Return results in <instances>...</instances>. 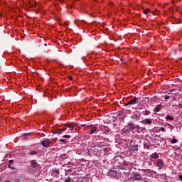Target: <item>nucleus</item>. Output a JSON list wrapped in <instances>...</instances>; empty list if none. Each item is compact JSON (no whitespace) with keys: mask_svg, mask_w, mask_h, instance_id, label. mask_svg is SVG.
I'll list each match as a JSON object with an SVG mask.
<instances>
[{"mask_svg":"<svg viewBox=\"0 0 182 182\" xmlns=\"http://www.w3.org/2000/svg\"><path fill=\"white\" fill-rule=\"evenodd\" d=\"M144 14L145 15H147V14H150V9H145V10L144 11Z\"/></svg>","mask_w":182,"mask_h":182,"instance_id":"nucleus-22","label":"nucleus"},{"mask_svg":"<svg viewBox=\"0 0 182 182\" xmlns=\"http://www.w3.org/2000/svg\"><path fill=\"white\" fill-rule=\"evenodd\" d=\"M72 181V178L68 177L65 179V182H70Z\"/></svg>","mask_w":182,"mask_h":182,"instance_id":"nucleus-23","label":"nucleus"},{"mask_svg":"<svg viewBox=\"0 0 182 182\" xmlns=\"http://www.w3.org/2000/svg\"><path fill=\"white\" fill-rule=\"evenodd\" d=\"M176 52H177V50H175V53H176Z\"/></svg>","mask_w":182,"mask_h":182,"instance_id":"nucleus-39","label":"nucleus"},{"mask_svg":"<svg viewBox=\"0 0 182 182\" xmlns=\"http://www.w3.org/2000/svg\"><path fill=\"white\" fill-rule=\"evenodd\" d=\"M151 159H154V160H157V159L159 158V154H157V152H155L154 154H152L150 156Z\"/></svg>","mask_w":182,"mask_h":182,"instance_id":"nucleus-12","label":"nucleus"},{"mask_svg":"<svg viewBox=\"0 0 182 182\" xmlns=\"http://www.w3.org/2000/svg\"><path fill=\"white\" fill-rule=\"evenodd\" d=\"M132 151H139V144H134L131 146Z\"/></svg>","mask_w":182,"mask_h":182,"instance_id":"nucleus-11","label":"nucleus"},{"mask_svg":"<svg viewBox=\"0 0 182 182\" xmlns=\"http://www.w3.org/2000/svg\"><path fill=\"white\" fill-rule=\"evenodd\" d=\"M128 126L129 127V130H135L137 125L132 122H128Z\"/></svg>","mask_w":182,"mask_h":182,"instance_id":"nucleus-8","label":"nucleus"},{"mask_svg":"<svg viewBox=\"0 0 182 182\" xmlns=\"http://www.w3.org/2000/svg\"><path fill=\"white\" fill-rule=\"evenodd\" d=\"M112 174H116V171H113V170H110V171H109V174L112 175Z\"/></svg>","mask_w":182,"mask_h":182,"instance_id":"nucleus-30","label":"nucleus"},{"mask_svg":"<svg viewBox=\"0 0 182 182\" xmlns=\"http://www.w3.org/2000/svg\"><path fill=\"white\" fill-rule=\"evenodd\" d=\"M68 77H69L70 80H73V77H72V76H68Z\"/></svg>","mask_w":182,"mask_h":182,"instance_id":"nucleus-34","label":"nucleus"},{"mask_svg":"<svg viewBox=\"0 0 182 182\" xmlns=\"http://www.w3.org/2000/svg\"><path fill=\"white\" fill-rule=\"evenodd\" d=\"M168 99H170V96L166 95L165 96V100H168Z\"/></svg>","mask_w":182,"mask_h":182,"instance_id":"nucleus-31","label":"nucleus"},{"mask_svg":"<svg viewBox=\"0 0 182 182\" xmlns=\"http://www.w3.org/2000/svg\"><path fill=\"white\" fill-rule=\"evenodd\" d=\"M143 113L144 116H149L150 114V112L148 110L144 111Z\"/></svg>","mask_w":182,"mask_h":182,"instance_id":"nucleus-21","label":"nucleus"},{"mask_svg":"<svg viewBox=\"0 0 182 182\" xmlns=\"http://www.w3.org/2000/svg\"><path fill=\"white\" fill-rule=\"evenodd\" d=\"M102 132L103 133H105V134H107V133L110 132V129L104 127V129H102Z\"/></svg>","mask_w":182,"mask_h":182,"instance_id":"nucleus-16","label":"nucleus"},{"mask_svg":"<svg viewBox=\"0 0 182 182\" xmlns=\"http://www.w3.org/2000/svg\"><path fill=\"white\" fill-rule=\"evenodd\" d=\"M155 166H156L159 170H161V168L164 167V162L162 159H157L155 162Z\"/></svg>","mask_w":182,"mask_h":182,"instance_id":"nucleus-4","label":"nucleus"},{"mask_svg":"<svg viewBox=\"0 0 182 182\" xmlns=\"http://www.w3.org/2000/svg\"><path fill=\"white\" fill-rule=\"evenodd\" d=\"M166 120H170L171 122H172V120H174V117H173L170 115H166Z\"/></svg>","mask_w":182,"mask_h":182,"instance_id":"nucleus-18","label":"nucleus"},{"mask_svg":"<svg viewBox=\"0 0 182 182\" xmlns=\"http://www.w3.org/2000/svg\"><path fill=\"white\" fill-rule=\"evenodd\" d=\"M119 170H124V168L123 166H119Z\"/></svg>","mask_w":182,"mask_h":182,"instance_id":"nucleus-32","label":"nucleus"},{"mask_svg":"<svg viewBox=\"0 0 182 182\" xmlns=\"http://www.w3.org/2000/svg\"><path fill=\"white\" fill-rule=\"evenodd\" d=\"M176 107H178V109H182V104L181 103L178 104V105H176Z\"/></svg>","mask_w":182,"mask_h":182,"instance_id":"nucleus-27","label":"nucleus"},{"mask_svg":"<svg viewBox=\"0 0 182 182\" xmlns=\"http://www.w3.org/2000/svg\"><path fill=\"white\" fill-rule=\"evenodd\" d=\"M178 178H179L180 180H182V175H179V176H178Z\"/></svg>","mask_w":182,"mask_h":182,"instance_id":"nucleus-35","label":"nucleus"},{"mask_svg":"<svg viewBox=\"0 0 182 182\" xmlns=\"http://www.w3.org/2000/svg\"><path fill=\"white\" fill-rule=\"evenodd\" d=\"M161 132H166V129H164V127H161Z\"/></svg>","mask_w":182,"mask_h":182,"instance_id":"nucleus-33","label":"nucleus"},{"mask_svg":"<svg viewBox=\"0 0 182 182\" xmlns=\"http://www.w3.org/2000/svg\"><path fill=\"white\" fill-rule=\"evenodd\" d=\"M39 167V164L36 162V160H33L30 161V168L33 173H38V168Z\"/></svg>","mask_w":182,"mask_h":182,"instance_id":"nucleus-3","label":"nucleus"},{"mask_svg":"<svg viewBox=\"0 0 182 182\" xmlns=\"http://www.w3.org/2000/svg\"><path fill=\"white\" fill-rule=\"evenodd\" d=\"M168 126H169V129L171 130H174V127H173V125H171V124H168Z\"/></svg>","mask_w":182,"mask_h":182,"instance_id":"nucleus-26","label":"nucleus"},{"mask_svg":"<svg viewBox=\"0 0 182 182\" xmlns=\"http://www.w3.org/2000/svg\"><path fill=\"white\" fill-rule=\"evenodd\" d=\"M29 136H31V133H26V134H23V139H28Z\"/></svg>","mask_w":182,"mask_h":182,"instance_id":"nucleus-20","label":"nucleus"},{"mask_svg":"<svg viewBox=\"0 0 182 182\" xmlns=\"http://www.w3.org/2000/svg\"><path fill=\"white\" fill-rule=\"evenodd\" d=\"M52 176H53L54 177H58V176H59V170H53Z\"/></svg>","mask_w":182,"mask_h":182,"instance_id":"nucleus-15","label":"nucleus"},{"mask_svg":"<svg viewBox=\"0 0 182 182\" xmlns=\"http://www.w3.org/2000/svg\"><path fill=\"white\" fill-rule=\"evenodd\" d=\"M60 143H63L64 144H66V143H68V141H66L65 139H60Z\"/></svg>","mask_w":182,"mask_h":182,"instance_id":"nucleus-25","label":"nucleus"},{"mask_svg":"<svg viewBox=\"0 0 182 182\" xmlns=\"http://www.w3.org/2000/svg\"><path fill=\"white\" fill-rule=\"evenodd\" d=\"M9 168H11V170H15V167H11V166H12V163H14V160H10L9 161Z\"/></svg>","mask_w":182,"mask_h":182,"instance_id":"nucleus-17","label":"nucleus"},{"mask_svg":"<svg viewBox=\"0 0 182 182\" xmlns=\"http://www.w3.org/2000/svg\"><path fill=\"white\" fill-rule=\"evenodd\" d=\"M162 107L163 106L161 105V104L158 105L154 108V112H155V113H158V112H160V110H161Z\"/></svg>","mask_w":182,"mask_h":182,"instance_id":"nucleus-9","label":"nucleus"},{"mask_svg":"<svg viewBox=\"0 0 182 182\" xmlns=\"http://www.w3.org/2000/svg\"><path fill=\"white\" fill-rule=\"evenodd\" d=\"M62 157H66V154L62 155Z\"/></svg>","mask_w":182,"mask_h":182,"instance_id":"nucleus-37","label":"nucleus"},{"mask_svg":"<svg viewBox=\"0 0 182 182\" xmlns=\"http://www.w3.org/2000/svg\"><path fill=\"white\" fill-rule=\"evenodd\" d=\"M28 156H36V154H38V151H33V150H30L28 152Z\"/></svg>","mask_w":182,"mask_h":182,"instance_id":"nucleus-14","label":"nucleus"},{"mask_svg":"<svg viewBox=\"0 0 182 182\" xmlns=\"http://www.w3.org/2000/svg\"><path fill=\"white\" fill-rule=\"evenodd\" d=\"M142 124H151L152 121L151 119H145L141 121Z\"/></svg>","mask_w":182,"mask_h":182,"instance_id":"nucleus-10","label":"nucleus"},{"mask_svg":"<svg viewBox=\"0 0 182 182\" xmlns=\"http://www.w3.org/2000/svg\"><path fill=\"white\" fill-rule=\"evenodd\" d=\"M118 116L119 117V119H120L121 120H124L126 115L124 114H123V112H119L118 114Z\"/></svg>","mask_w":182,"mask_h":182,"instance_id":"nucleus-13","label":"nucleus"},{"mask_svg":"<svg viewBox=\"0 0 182 182\" xmlns=\"http://www.w3.org/2000/svg\"><path fill=\"white\" fill-rule=\"evenodd\" d=\"M97 147H103V144L102 143H97Z\"/></svg>","mask_w":182,"mask_h":182,"instance_id":"nucleus-28","label":"nucleus"},{"mask_svg":"<svg viewBox=\"0 0 182 182\" xmlns=\"http://www.w3.org/2000/svg\"><path fill=\"white\" fill-rule=\"evenodd\" d=\"M63 132H66V128L56 129L53 131L54 134H62Z\"/></svg>","mask_w":182,"mask_h":182,"instance_id":"nucleus-6","label":"nucleus"},{"mask_svg":"<svg viewBox=\"0 0 182 182\" xmlns=\"http://www.w3.org/2000/svg\"><path fill=\"white\" fill-rule=\"evenodd\" d=\"M171 143L172 144H174L175 143H177V139H173L171 141Z\"/></svg>","mask_w":182,"mask_h":182,"instance_id":"nucleus-24","label":"nucleus"},{"mask_svg":"<svg viewBox=\"0 0 182 182\" xmlns=\"http://www.w3.org/2000/svg\"><path fill=\"white\" fill-rule=\"evenodd\" d=\"M132 143H133V140H132V141H130V144H131V146H132Z\"/></svg>","mask_w":182,"mask_h":182,"instance_id":"nucleus-38","label":"nucleus"},{"mask_svg":"<svg viewBox=\"0 0 182 182\" xmlns=\"http://www.w3.org/2000/svg\"><path fill=\"white\" fill-rule=\"evenodd\" d=\"M137 100H139V98H137V97H134L133 99H132L125 105V106H129V105H136Z\"/></svg>","mask_w":182,"mask_h":182,"instance_id":"nucleus-5","label":"nucleus"},{"mask_svg":"<svg viewBox=\"0 0 182 182\" xmlns=\"http://www.w3.org/2000/svg\"><path fill=\"white\" fill-rule=\"evenodd\" d=\"M65 127H68L69 132H73L75 129H77V127H85L86 129H88L90 130V134H93L94 133H96L97 132V127L96 125H86V124H81L80 127L77 126L75 124L71 123V124H65Z\"/></svg>","mask_w":182,"mask_h":182,"instance_id":"nucleus-1","label":"nucleus"},{"mask_svg":"<svg viewBox=\"0 0 182 182\" xmlns=\"http://www.w3.org/2000/svg\"><path fill=\"white\" fill-rule=\"evenodd\" d=\"M74 23H75V25H77V20H75V21H74Z\"/></svg>","mask_w":182,"mask_h":182,"instance_id":"nucleus-36","label":"nucleus"},{"mask_svg":"<svg viewBox=\"0 0 182 182\" xmlns=\"http://www.w3.org/2000/svg\"><path fill=\"white\" fill-rule=\"evenodd\" d=\"M137 129V133H140L141 132H143V129H141V127H140V126L136 125V128Z\"/></svg>","mask_w":182,"mask_h":182,"instance_id":"nucleus-19","label":"nucleus"},{"mask_svg":"<svg viewBox=\"0 0 182 182\" xmlns=\"http://www.w3.org/2000/svg\"><path fill=\"white\" fill-rule=\"evenodd\" d=\"M42 146L43 147H49V144H50V139H46L41 141Z\"/></svg>","mask_w":182,"mask_h":182,"instance_id":"nucleus-7","label":"nucleus"},{"mask_svg":"<svg viewBox=\"0 0 182 182\" xmlns=\"http://www.w3.org/2000/svg\"><path fill=\"white\" fill-rule=\"evenodd\" d=\"M63 139H70V135H64Z\"/></svg>","mask_w":182,"mask_h":182,"instance_id":"nucleus-29","label":"nucleus"},{"mask_svg":"<svg viewBox=\"0 0 182 182\" xmlns=\"http://www.w3.org/2000/svg\"><path fill=\"white\" fill-rule=\"evenodd\" d=\"M129 180H132V181H140V180H143V177H141L140 173L134 171L132 173Z\"/></svg>","mask_w":182,"mask_h":182,"instance_id":"nucleus-2","label":"nucleus"}]
</instances>
